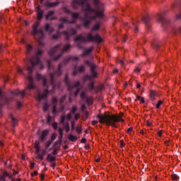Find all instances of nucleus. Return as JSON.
<instances>
[{"label": "nucleus", "instance_id": "nucleus-64", "mask_svg": "<svg viewBox=\"0 0 181 181\" xmlns=\"http://www.w3.org/2000/svg\"><path fill=\"white\" fill-rule=\"evenodd\" d=\"M52 127L54 128V129H57V123H52Z\"/></svg>", "mask_w": 181, "mask_h": 181}, {"label": "nucleus", "instance_id": "nucleus-8", "mask_svg": "<svg viewBox=\"0 0 181 181\" xmlns=\"http://www.w3.org/2000/svg\"><path fill=\"white\" fill-rule=\"evenodd\" d=\"M86 64H87V66H88L89 67H90V79L93 81V78H97L98 77V73L97 71H95V69H97V65L94 63V62H90L88 60H86L85 61Z\"/></svg>", "mask_w": 181, "mask_h": 181}, {"label": "nucleus", "instance_id": "nucleus-29", "mask_svg": "<svg viewBox=\"0 0 181 181\" xmlns=\"http://www.w3.org/2000/svg\"><path fill=\"white\" fill-rule=\"evenodd\" d=\"M151 46H152L153 49L158 50V48L159 47V42H154L151 44Z\"/></svg>", "mask_w": 181, "mask_h": 181}, {"label": "nucleus", "instance_id": "nucleus-59", "mask_svg": "<svg viewBox=\"0 0 181 181\" xmlns=\"http://www.w3.org/2000/svg\"><path fill=\"white\" fill-rule=\"evenodd\" d=\"M64 24H63V23H59V25H58V29H64Z\"/></svg>", "mask_w": 181, "mask_h": 181}, {"label": "nucleus", "instance_id": "nucleus-25", "mask_svg": "<svg viewBox=\"0 0 181 181\" xmlns=\"http://www.w3.org/2000/svg\"><path fill=\"white\" fill-rule=\"evenodd\" d=\"M49 108H50V105H49V103H47V102L45 103L44 106H43L44 112H46L47 111H48Z\"/></svg>", "mask_w": 181, "mask_h": 181}, {"label": "nucleus", "instance_id": "nucleus-20", "mask_svg": "<svg viewBox=\"0 0 181 181\" xmlns=\"http://www.w3.org/2000/svg\"><path fill=\"white\" fill-rule=\"evenodd\" d=\"M156 91L155 90H151L150 93V97H151V101H155L156 98L155 97H156Z\"/></svg>", "mask_w": 181, "mask_h": 181}, {"label": "nucleus", "instance_id": "nucleus-39", "mask_svg": "<svg viewBox=\"0 0 181 181\" xmlns=\"http://www.w3.org/2000/svg\"><path fill=\"white\" fill-rule=\"evenodd\" d=\"M78 69H77V65H75L72 76H77Z\"/></svg>", "mask_w": 181, "mask_h": 181}, {"label": "nucleus", "instance_id": "nucleus-38", "mask_svg": "<svg viewBox=\"0 0 181 181\" xmlns=\"http://www.w3.org/2000/svg\"><path fill=\"white\" fill-rule=\"evenodd\" d=\"M52 143L53 141H51L50 140H48L47 141H46L45 149H47V148H49V146H50V145H52Z\"/></svg>", "mask_w": 181, "mask_h": 181}, {"label": "nucleus", "instance_id": "nucleus-36", "mask_svg": "<svg viewBox=\"0 0 181 181\" xmlns=\"http://www.w3.org/2000/svg\"><path fill=\"white\" fill-rule=\"evenodd\" d=\"M142 69V66L139 65L138 66H136L135 69H134V73H139V71H141V69Z\"/></svg>", "mask_w": 181, "mask_h": 181}, {"label": "nucleus", "instance_id": "nucleus-16", "mask_svg": "<svg viewBox=\"0 0 181 181\" xmlns=\"http://www.w3.org/2000/svg\"><path fill=\"white\" fill-rule=\"evenodd\" d=\"M60 4V2L59 1H55V2H50L47 1L45 6H47V8H55V6H58V5Z\"/></svg>", "mask_w": 181, "mask_h": 181}, {"label": "nucleus", "instance_id": "nucleus-6", "mask_svg": "<svg viewBox=\"0 0 181 181\" xmlns=\"http://www.w3.org/2000/svg\"><path fill=\"white\" fill-rule=\"evenodd\" d=\"M64 81L68 86V91H73L74 88H76V91L74 92V97H77V95H78V93H80V88H78L80 87V81H76L74 84H71V82H70V80H69V75L67 74H65Z\"/></svg>", "mask_w": 181, "mask_h": 181}, {"label": "nucleus", "instance_id": "nucleus-18", "mask_svg": "<svg viewBox=\"0 0 181 181\" xmlns=\"http://www.w3.org/2000/svg\"><path fill=\"white\" fill-rule=\"evenodd\" d=\"M46 160L49 162V163H52L53 162H56V157L53 156L52 153H48Z\"/></svg>", "mask_w": 181, "mask_h": 181}, {"label": "nucleus", "instance_id": "nucleus-50", "mask_svg": "<svg viewBox=\"0 0 181 181\" xmlns=\"http://www.w3.org/2000/svg\"><path fill=\"white\" fill-rule=\"evenodd\" d=\"M66 95H62L61 97V98H60V104H62V103H64V101L66 100Z\"/></svg>", "mask_w": 181, "mask_h": 181}, {"label": "nucleus", "instance_id": "nucleus-28", "mask_svg": "<svg viewBox=\"0 0 181 181\" xmlns=\"http://www.w3.org/2000/svg\"><path fill=\"white\" fill-rule=\"evenodd\" d=\"M90 83L88 85L89 91H93L94 90V81H90Z\"/></svg>", "mask_w": 181, "mask_h": 181}, {"label": "nucleus", "instance_id": "nucleus-11", "mask_svg": "<svg viewBox=\"0 0 181 181\" xmlns=\"http://www.w3.org/2000/svg\"><path fill=\"white\" fill-rule=\"evenodd\" d=\"M12 95H15L16 97H20L21 100H23L25 98V95L26 94L25 90L21 91L19 90L11 91Z\"/></svg>", "mask_w": 181, "mask_h": 181}, {"label": "nucleus", "instance_id": "nucleus-62", "mask_svg": "<svg viewBox=\"0 0 181 181\" xmlns=\"http://www.w3.org/2000/svg\"><path fill=\"white\" fill-rule=\"evenodd\" d=\"M66 118H67V119H69V121H70V119H71V112H69L67 114Z\"/></svg>", "mask_w": 181, "mask_h": 181}, {"label": "nucleus", "instance_id": "nucleus-56", "mask_svg": "<svg viewBox=\"0 0 181 181\" xmlns=\"http://www.w3.org/2000/svg\"><path fill=\"white\" fill-rule=\"evenodd\" d=\"M76 131L78 134H81V128H80L78 126L76 127Z\"/></svg>", "mask_w": 181, "mask_h": 181}, {"label": "nucleus", "instance_id": "nucleus-32", "mask_svg": "<svg viewBox=\"0 0 181 181\" xmlns=\"http://www.w3.org/2000/svg\"><path fill=\"white\" fill-rule=\"evenodd\" d=\"M13 100H15V98H4V101H5V104H9V101H13Z\"/></svg>", "mask_w": 181, "mask_h": 181}, {"label": "nucleus", "instance_id": "nucleus-13", "mask_svg": "<svg viewBox=\"0 0 181 181\" xmlns=\"http://www.w3.org/2000/svg\"><path fill=\"white\" fill-rule=\"evenodd\" d=\"M62 45L63 44L62 43L57 44L55 47H54L48 52V54H49V56H53L54 53H57L58 50H60V48L62 47Z\"/></svg>", "mask_w": 181, "mask_h": 181}, {"label": "nucleus", "instance_id": "nucleus-7", "mask_svg": "<svg viewBox=\"0 0 181 181\" xmlns=\"http://www.w3.org/2000/svg\"><path fill=\"white\" fill-rule=\"evenodd\" d=\"M40 25V23L39 21H36L35 23L33 25L32 35L33 36L37 37V40L39 43H42V40L45 38V33L42 29H37Z\"/></svg>", "mask_w": 181, "mask_h": 181}, {"label": "nucleus", "instance_id": "nucleus-58", "mask_svg": "<svg viewBox=\"0 0 181 181\" xmlns=\"http://www.w3.org/2000/svg\"><path fill=\"white\" fill-rule=\"evenodd\" d=\"M37 159H40V160H43L44 158L40 153L37 155Z\"/></svg>", "mask_w": 181, "mask_h": 181}, {"label": "nucleus", "instance_id": "nucleus-14", "mask_svg": "<svg viewBox=\"0 0 181 181\" xmlns=\"http://www.w3.org/2000/svg\"><path fill=\"white\" fill-rule=\"evenodd\" d=\"M142 21L145 23L146 28L151 29V17L149 15L144 16L142 18Z\"/></svg>", "mask_w": 181, "mask_h": 181}, {"label": "nucleus", "instance_id": "nucleus-23", "mask_svg": "<svg viewBox=\"0 0 181 181\" xmlns=\"http://www.w3.org/2000/svg\"><path fill=\"white\" fill-rule=\"evenodd\" d=\"M10 118H11L12 125H13V128H15V127H16V124H17L16 119L15 117H13V115H10Z\"/></svg>", "mask_w": 181, "mask_h": 181}, {"label": "nucleus", "instance_id": "nucleus-35", "mask_svg": "<svg viewBox=\"0 0 181 181\" xmlns=\"http://www.w3.org/2000/svg\"><path fill=\"white\" fill-rule=\"evenodd\" d=\"M132 25H133L134 33H138V26L136 25V23L133 22Z\"/></svg>", "mask_w": 181, "mask_h": 181}, {"label": "nucleus", "instance_id": "nucleus-12", "mask_svg": "<svg viewBox=\"0 0 181 181\" xmlns=\"http://www.w3.org/2000/svg\"><path fill=\"white\" fill-rule=\"evenodd\" d=\"M158 21L161 25H166V23H169V19L165 18V16L163 13L158 14Z\"/></svg>", "mask_w": 181, "mask_h": 181}, {"label": "nucleus", "instance_id": "nucleus-57", "mask_svg": "<svg viewBox=\"0 0 181 181\" xmlns=\"http://www.w3.org/2000/svg\"><path fill=\"white\" fill-rule=\"evenodd\" d=\"M124 27H125V29H132V27H131V26H129V25H128V23H124Z\"/></svg>", "mask_w": 181, "mask_h": 181}, {"label": "nucleus", "instance_id": "nucleus-61", "mask_svg": "<svg viewBox=\"0 0 181 181\" xmlns=\"http://www.w3.org/2000/svg\"><path fill=\"white\" fill-rule=\"evenodd\" d=\"M50 166H51V168H53V169H54V168H56V166H57L56 161L51 163Z\"/></svg>", "mask_w": 181, "mask_h": 181}, {"label": "nucleus", "instance_id": "nucleus-24", "mask_svg": "<svg viewBox=\"0 0 181 181\" xmlns=\"http://www.w3.org/2000/svg\"><path fill=\"white\" fill-rule=\"evenodd\" d=\"M95 30H100V23H98L93 25L91 32H95Z\"/></svg>", "mask_w": 181, "mask_h": 181}, {"label": "nucleus", "instance_id": "nucleus-4", "mask_svg": "<svg viewBox=\"0 0 181 181\" xmlns=\"http://www.w3.org/2000/svg\"><path fill=\"white\" fill-rule=\"evenodd\" d=\"M97 118H98L100 124H106V125H110L113 128L118 127V125L116 124V122H119V121H121L122 122H124V119L120 118L115 115H102L101 114H98L97 115Z\"/></svg>", "mask_w": 181, "mask_h": 181}, {"label": "nucleus", "instance_id": "nucleus-31", "mask_svg": "<svg viewBox=\"0 0 181 181\" xmlns=\"http://www.w3.org/2000/svg\"><path fill=\"white\" fill-rule=\"evenodd\" d=\"M59 21V22L61 23H62V25H64V23H68L67 18H63V17L60 18Z\"/></svg>", "mask_w": 181, "mask_h": 181}, {"label": "nucleus", "instance_id": "nucleus-19", "mask_svg": "<svg viewBox=\"0 0 181 181\" xmlns=\"http://www.w3.org/2000/svg\"><path fill=\"white\" fill-rule=\"evenodd\" d=\"M44 11L39 8L37 12V21H42V19H43V13H44Z\"/></svg>", "mask_w": 181, "mask_h": 181}, {"label": "nucleus", "instance_id": "nucleus-47", "mask_svg": "<svg viewBox=\"0 0 181 181\" xmlns=\"http://www.w3.org/2000/svg\"><path fill=\"white\" fill-rule=\"evenodd\" d=\"M85 100H86V102L88 103L89 104H93V98L90 97H86Z\"/></svg>", "mask_w": 181, "mask_h": 181}, {"label": "nucleus", "instance_id": "nucleus-55", "mask_svg": "<svg viewBox=\"0 0 181 181\" xmlns=\"http://www.w3.org/2000/svg\"><path fill=\"white\" fill-rule=\"evenodd\" d=\"M65 119H66V117H64V116H62V117H61V124H62L63 125L66 124H64Z\"/></svg>", "mask_w": 181, "mask_h": 181}, {"label": "nucleus", "instance_id": "nucleus-44", "mask_svg": "<svg viewBox=\"0 0 181 181\" xmlns=\"http://www.w3.org/2000/svg\"><path fill=\"white\" fill-rule=\"evenodd\" d=\"M52 114H57V107L54 105L52 107Z\"/></svg>", "mask_w": 181, "mask_h": 181}, {"label": "nucleus", "instance_id": "nucleus-5", "mask_svg": "<svg viewBox=\"0 0 181 181\" xmlns=\"http://www.w3.org/2000/svg\"><path fill=\"white\" fill-rule=\"evenodd\" d=\"M75 42H81L82 43H86V42H95V43H102L103 37L100 34H96L95 36L93 35V33H88L86 37L82 35H78L75 38Z\"/></svg>", "mask_w": 181, "mask_h": 181}, {"label": "nucleus", "instance_id": "nucleus-15", "mask_svg": "<svg viewBox=\"0 0 181 181\" xmlns=\"http://www.w3.org/2000/svg\"><path fill=\"white\" fill-rule=\"evenodd\" d=\"M78 60V57H73V56H69L64 60V64H68V63H70V62H77Z\"/></svg>", "mask_w": 181, "mask_h": 181}, {"label": "nucleus", "instance_id": "nucleus-52", "mask_svg": "<svg viewBox=\"0 0 181 181\" xmlns=\"http://www.w3.org/2000/svg\"><path fill=\"white\" fill-rule=\"evenodd\" d=\"M62 140H58V141H55V142L54 143V146H57V145H62Z\"/></svg>", "mask_w": 181, "mask_h": 181}, {"label": "nucleus", "instance_id": "nucleus-17", "mask_svg": "<svg viewBox=\"0 0 181 181\" xmlns=\"http://www.w3.org/2000/svg\"><path fill=\"white\" fill-rule=\"evenodd\" d=\"M49 135V130L45 129L42 131L41 136H40V141L45 142L46 141V136Z\"/></svg>", "mask_w": 181, "mask_h": 181}, {"label": "nucleus", "instance_id": "nucleus-10", "mask_svg": "<svg viewBox=\"0 0 181 181\" xmlns=\"http://www.w3.org/2000/svg\"><path fill=\"white\" fill-rule=\"evenodd\" d=\"M71 47V45L70 44H67L64 45V48L61 49V53L58 54L57 57H55L54 58V62H57V60H59V59H60V57L63 56L64 53H66V52H67L68 50H70Z\"/></svg>", "mask_w": 181, "mask_h": 181}, {"label": "nucleus", "instance_id": "nucleus-37", "mask_svg": "<svg viewBox=\"0 0 181 181\" xmlns=\"http://www.w3.org/2000/svg\"><path fill=\"white\" fill-rule=\"evenodd\" d=\"M45 29L47 32H50V24L49 23H45Z\"/></svg>", "mask_w": 181, "mask_h": 181}, {"label": "nucleus", "instance_id": "nucleus-22", "mask_svg": "<svg viewBox=\"0 0 181 181\" xmlns=\"http://www.w3.org/2000/svg\"><path fill=\"white\" fill-rule=\"evenodd\" d=\"M82 80H83V83H86V81H88H88H93L91 80V76H90V75H88V74L85 75L83 77Z\"/></svg>", "mask_w": 181, "mask_h": 181}, {"label": "nucleus", "instance_id": "nucleus-3", "mask_svg": "<svg viewBox=\"0 0 181 181\" xmlns=\"http://www.w3.org/2000/svg\"><path fill=\"white\" fill-rule=\"evenodd\" d=\"M25 53L27 54V60L25 61V64L27 66V70L28 71L27 80L30 83L26 90H33L34 88H35V86L33 84V77H32V73H33V70H35V66L37 64H40V58L37 57L36 58H30V56H32V53H33V47H32V45H27Z\"/></svg>", "mask_w": 181, "mask_h": 181}, {"label": "nucleus", "instance_id": "nucleus-9", "mask_svg": "<svg viewBox=\"0 0 181 181\" xmlns=\"http://www.w3.org/2000/svg\"><path fill=\"white\" fill-rule=\"evenodd\" d=\"M77 33V30L74 28H68L67 31H63V35L65 36V40H70L71 36H74Z\"/></svg>", "mask_w": 181, "mask_h": 181}, {"label": "nucleus", "instance_id": "nucleus-34", "mask_svg": "<svg viewBox=\"0 0 181 181\" xmlns=\"http://www.w3.org/2000/svg\"><path fill=\"white\" fill-rule=\"evenodd\" d=\"M64 128L66 130V132H69L70 131V127L69 126V122H66L64 124Z\"/></svg>", "mask_w": 181, "mask_h": 181}, {"label": "nucleus", "instance_id": "nucleus-43", "mask_svg": "<svg viewBox=\"0 0 181 181\" xmlns=\"http://www.w3.org/2000/svg\"><path fill=\"white\" fill-rule=\"evenodd\" d=\"M94 5L96 8L100 7V1L99 0H93Z\"/></svg>", "mask_w": 181, "mask_h": 181}, {"label": "nucleus", "instance_id": "nucleus-26", "mask_svg": "<svg viewBox=\"0 0 181 181\" xmlns=\"http://www.w3.org/2000/svg\"><path fill=\"white\" fill-rule=\"evenodd\" d=\"M54 13V11H48V13L45 16L46 21H48V19H49V18H50V16H53Z\"/></svg>", "mask_w": 181, "mask_h": 181}, {"label": "nucleus", "instance_id": "nucleus-27", "mask_svg": "<svg viewBox=\"0 0 181 181\" xmlns=\"http://www.w3.org/2000/svg\"><path fill=\"white\" fill-rule=\"evenodd\" d=\"M69 139H70V141H71L72 142H76V141H77V136L69 134Z\"/></svg>", "mask_w": 181, "mask_h": 181}, {"label": "nucleus", "instance_id": "nucleus-2", "mask_svg": "<svg viewBox=\"0 0 181 181\" xmlns=\"http://www.w3.org/2000/svg\"><path fill=\"white\" fill-rule=\"evenodd\" d=\"M62 67H63V63H60L58 66L57 70L55 73H50L49 78L51 80V83L49 86H47V81L46 80V77L42 76L40 74H36L37 80H42L43 86L45 88L44 93L42 94L40 93L37 95V100L39 102H41L42 100H45L50 92L52 94L54 93V88H56V85L54 84V74H57L58 76H62L63 71H62Z\"/></svg>", "mask_w": 181, "mask_h": 181}, {"label": "nucleus", "instance_id": "nucleus-42", "mask_svg": "<svg viewBox=\"0 0 181 181\" xmlns=\"http://www.w3.org/2000/svg\"><path fill=\"white\" fill-rule=\"evenodd\" d=\"M52 103L53 105H56V104H57V98L56 97H52Z\"/></svg>", "mask_w": 181, "mask_h": 181}, {"label": "nucleus", "instance_id": "nucleus-40", "mask_svg": "<svg viewBox=\"0 0 181 181\" xmlns=\"http://www.w3.org/2000/svg\"><path fill=\"white\" fill-rule=\"evenodd\" d=\"M171 177L173 180H179V176L176 174L172 175Z\"/></svg>", "mask_w": 181, "mask_h": 181}, {"label": "nucleus", "instance_id": "nucleus-54", "mask_svg": "<svg viewBox=\"0 0 181 181\" xmlns=\"http://www.w3.org/2000/svg\"><path fill=\"white\" fill-rule=\"evenodd\" d=\"M63 131H64V129H62V127L59 128V136H63Z\"/></svg>", "mask_w": 181, "mask_h": 181}, {"label": "nucleus", "instance_id": "nucleus-48", "mask_svg": "<svg viewBox=\"0 0 181 181\" xmlns=\"http://www.w3.org/2000/svg\"><path fill=\"white\" fill-rule=\"evenodd\" d=\"M162 104H163V101L158 100V103L156 105V108H160V105H162Z\"/></svg>", "mask_w": 181, "mask_h": 181}, {"label": "nucleus", "instance_id": "nucleus-60", "mask_svg": "<svg viewBox=\"0 0 181 181\" xmlns=\"http://www.w3.org/2000/svg\"><path fill=\"white\" fill-rule=\"evenodd\" d=\"M125 146V143L124 142V140L120 141V148H124Z\"/></svg>", "mask_w": 181, "mask_h": 181}, {"label": "nucleus", "instance_id": "nucleus-45", "mask_svg": "<svg viewBox=\"0 0 181 181\" xmlns=\"http://www.w3.org/2000/svg\"><path fill=\"white\" fill-rule=\"evenodd\" d=\"M87 98V96L86 95V92L83 91L81 93V98H82V100H86V98Z\"/></svg>", "mask_w": 181, "mask_h": 181}, {"label": "nucleus", "instance_id": "nucleus-49", "mask_svg": "<svg viewBox=\"0 0 181 181\" xmlns=\"http://www.w3.org/2000/svg\"><path fill=\"white\" fill-rule=\"evenodd\" d=\"M35 148H40V141L39 140H37L35 143Z\"/></svg>", "mask_w": 181, "mask_h": 181}, {"label": "nucleus", "instance_id": "nucleus-33", "mask_svg": "<svg viewBox=\"0 0 181 181\" xmlns=\"http://www.w3.org/2000/svg\"><path fill=\"white\" fill-rule=\"evenodd\" d=\"M71 16L74 19H77L80 16V13H71Z\"/></svg>", "mask_w": 181, "mask_h": 181}, {"label": "nucleus", "instance_id": "nucleus-51", "mask_svg": "<svg viewBox=\"0 0 181 181\" xmlns=\"http://www.w3.org/2000/svg\"><path fill=\"white\" fill-rule=\"evenodd\" d=\"M51 121H52V116H50V115H48L47 116V124H50Z\"/></svg>", "mask_w": 181, "mask_h": 181}, {"label": "nucleus", "instance_id": "nucleus-41", "mask_svg": "<svg viewBox=\"0 0 181 181\" xmlns=\"http://www.w3.org/2000/svg\"><path fill=\"white\" fill-rule=\"evenodd\" d=\"M56 138H57V134L53 133L52 136H51V140L50 141L53 142L56 139Z\"/></svg>", "mask_w": 181, "mask_h": 181}, {"label": "nucleus", "instance_id": "nucleus-63", "mask_svg": "<svg viewBox=\"0 0 181 181\" xmlns=\"http://www.w3.org/2000/svg\"><path fill=\"white\" fill-rule=\"evenodd\" d=\"M40 155H41L42 156H44L45 155H46V150L42 149Z\"/></svg>", "mask_w": 181, "mask_h": 181}, {"label": "nucleus", "instance_id": "nucleus-46", "mask_svg": "<svg viewBox=\"0 0 181 181\" xmlns=\"http://www.w3.org/2000/svg\"><path fill=\"white\" fill-rule=\"evenodd\" d=\"M77 112V107L73 106L71 110V113L75 114Z\"/></svg>", "mask_w": 181, "mask_h": 181}, {"label": "nucleus", "instance_id": "nucleus-53", "mask_svg": "<svg viewBox=\"0 0 181 181\" xmlns=\"http://www.w3.org/2000/svg\"><path fill=\"white\" fill-rule=\"evenodd\" d=\"M43 54V51L38 49L37 52H36V55L38 56H42Z\"/></svg>", "mask_w": 181, "mask_h": 181}, {"label": "nucleus", "instance_id": "nucleus-21", "mask_svg": "<svg viewBox=\"0 0 181 181\" xmlns=\"http://www.w3.org/2000/svg\"><path fill=\"white\" fill-rule=\"evenodd\" d=\"M76 69L79 73H84L86 71V66L81 65L80 66H77Z\"/></svg>", "mask_w": 181, "mask_h": 181}, {"label": "nucleus", "instance_id": "nucleus-30", "mask_svg": "<svg viewBox=\"0 0 181 181\" xmlns=\"http://www.w3.org/2000/svg\"><path fill=\"white\" fill-rule=\"evenodd\" d=\"M94 50V47H90L89 48H88L86 50H85V54H86L87 56H88V54H90V52Z\"/></svg>", "mask_w": 181, "mask_h": 181}, {"label": "nucleus", "instance_id": "nucleus-1", "mask_svg": "<svg viewBox=\"0 0 181 181\" xmlns=\"http://www.w3.org/2000/svg\"><path fill=\"white\" fill-rule=\"evenodd\" d=\"M80 6L85 8L84 11L86 12L82 20V25L85 29H88L91 22L95 19V17L91 15V12H95L98 18H103L104 16L103 11L93 8L90 3H88V0H72V7L74 9H78Z\"/></svg>", "mask_w": 181, "mask_h": 181}]
</instances>
